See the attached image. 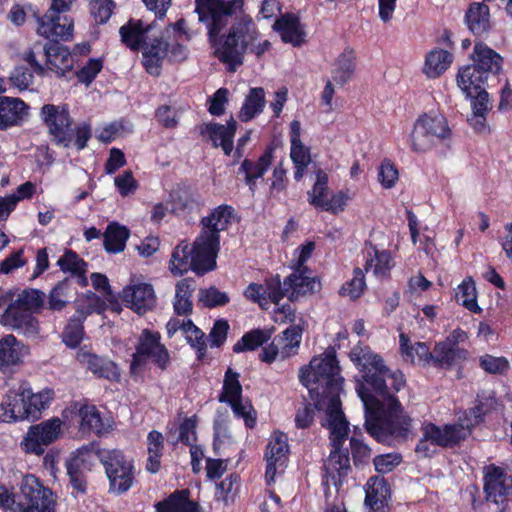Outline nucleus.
Returning <instances> with one entry per match:
<instances>
[{
    "label": "nucleus",
    "instance_id": "obj_1",
    "mask_svg": "<svg viewBox=\"0 0 512 512\" xmlns=\"http://www.w3.org/2000/svg\"><path fill=\"white\" fill-rule=\"evenodd\" d=\"M350 359L363 378L356 390L365 409L368 433L379 442H386L389 436L406 437L411 419L404 414L400 402L393 395V392L404 388V374L389 369L381 356L368 346H355L350 352Z\"/></svg>",
    "mask_w": 512,
    "mask_h": 512
},
{
    "label": "nucleus",
    "instance_id": "obj_2",
    "mask_svg": "<svg viewBox=\"0 0 512 512\" xmlns=\"http://www.w3.org/2000/svg\"><path fill=\"white\" fill-rule=\"evenodd\" d=\"M235 220L232 206L223 204L214 208L208 216L202 218V230L192 248L185 242L175 248L170 260V271L174 275H182L190 269L198 274L213 270L220 249L219 233L228 229Z\"/></svg>",
    "mask_w": 512,
    "mask_h": 512
},
{
    "label": "nucleus",
    "instance_id": "obj_3",
    "mask_svg": "<svg viewBox=\"0 0 512 512\" xmlns=\"http://www.w3.org/2000/svg\"><path fill=\"white\" fill-rule=\"evenodd\" d=\"M299 380L315 400V407L325 411L326 417L344 414L340 402L344 378L340 375V367L333 348L314 356L309 364L301 367Z\"/></svg>",
    "mask_w": 512,
    "mask_h": 512
},
{
    "label": "nucleus",
    "instance_id": "obj_4",
    "mask_svg": "<svg viewBox=\"0 0 512 512\" xmlns=\"http://www.w3.org/2000/svg\"><path fill=\"white\" fill-rule=\"evenodd\" d=\"M217 33L210 42L215 46V52L219 60L228 65L234 71L243 62L246 51L261 56L270 47L268 40L258 41L259 33L252 19L243 16L235 22L223 41H217Z\"/></svg>",
    "mask_w": 512,
    "mask_h": 512
},
{
    "label": "nucleus",
    "instance_id": "obj_5",
    "mask_svg": "<svg viewBox=\"0 0 512 512\" xmlns=\"http://www.w3.org/2000/svg\"><path fill=\"white\" fill-rule=\"evenodd\" d=\"M45 300V294L37 289L27 288L18 292L1 315L0 324L27 338H37L40 334V325L33 313L43 307Z\"/></svg>",
    "mask_w": 512,
    "mask_h": 512
},
{
    "label": "nucleus",
    "instance_id": "obj_6",
    "mask_svg": "<svg viewBox=\"0 0 512 512\" xmlns=\"http://www.w3.org/2000/svg\"><path fill=\"white\" fill-rule=\"evenodd\" d=\"M323 426L330 431L332 444V450L324 463V468L326 474L333 480L338 479V481L341 482L350 470L348 454L341 450L348 436L349 423L344 414H338L336 416L326 417Z\"/></svg>",
    "mask_w": 512,
    "mask_h": 512
},
{
    "label": "nucleus",
    "instance_id": "obj_7",
    "mask_svg": "<svg viewBox=\"0 0 512 512\" xmlns=\"http://www.w3.org/2000/svg\"><path fill=\"white\" fill-rule=\"evenodd\" d=\"M451 129L445 116L439 112L424 113L416 120L410 141L415 152H426L448 140Z\"/></svg>",
    "mask_w": 512,
    "mask_h": 512
},
{
    "label": "nucleus",
    "instance_id": "obj_8",
    "mask_svg": "<svg viewBox=\"0 0 512 512\" xmlns=\"http://www.w3.org/2000/svg\"><path fill=\"white\" fill-rule=\"evenodd\" d=\"M482 420V409L476 406L469 413L464 412L463 417L458 418L455 424H447L443 428L433 423H426L422 426V434L429 439L431 444L441 447H452L464 440L471 433L473 426Z\"/></svg>",
    "mask_w": 512,
    "mask_h": 512
},
{
    "label": "nucleus",
    "instance_id": "obj_9",
    "mask_svg": "<svg viewBox=\"0 0 512 512\" xmlns=\"http://www.w3.org/2000/svg\"><path fill=\"white\" fill-rule=\"evenodd\" d=\"M99 461L105 469L110 491L121 494L129 490L134 482L133 461L118 449H102Z\"/></svg>",
    "mask_w": 512,
    "mask_h": 512
},
{
    "label": "nucleus",
    "instance_id": "obj_10",
    "mask_svg": "<svg viewBox=\"0 0 512 512\" xmlns=\"http://www.w3.org/2000/svg\"><path fill=\"white\" fill-rule=\"evenodd\" d=\"M53 492L34 475L23 476L19 484L17 512H55Z\"/></svg>",
    "mask_w": 512,
    "mask_h": 512
},
{
    "label": "nucleus",
    "instance_id": "obj_11",
    "mask_svg": "<svg viewBox=\"0 0 512 512\" xmlns=\"http://www.w3.org/2000/svg\"><path fill=\"white\" fill-rule=\"evenodd\" d=\"M160 338L158 332L148 329L142 331L130 365L132 375L138 374L148 360H151L162 370L167 368L170 363V356L166 347L161 344Z\"/></svg>",
    "mask_w": 512,
    "mask_h": 512
},
{
    "label": "nucleus",
    "instance_id": "obj_12",
    "mask_svg": "<svg viewBox=\"0 0 512 512\" xmlns=\"http://www.w3.org/2000/svg\"><path fill=\"white\" fill-rule=\"evenodd\" d=\"M242 6V0H196L195 11L199 21L206 23L208 35L213 39L227 25L229 17Z\"/></svg>",
    "mask_w": 512,
    "mask_h": 512
},
{
    "label": "nucleus",
    "instance_id": "obj_13",
    "mask_svg": "<svg viewBox=\"0 0 512 512\" xmlns=\"http://www.w3.org/2000/svg\"><path fill=\"white\" fill-rule=\"evenodd\" d=\"M40 118L48 128L49 135L57 145L68 147L72 142L73 129L69 109L66 104H45Z\"/></svg>",
    "mask_w": 512,
    "mask_h": 512
},
{
    "label": "nucleus",
    "instance_id": "obj_14",
    "mask_svg": "<svg viewBox=\"0 0 512 512\" xmlns=\"http://www.w3.org/2000/svg\"><path fill=\"white\" fill-rule=\"evenodd\" d=\"M301 341L302 329L298 325H292L263 347L259 359L267 364L284 361L298 354Z\"/></svg>",
    "mask_w": 512,
    "mask_h": 512
},
{
    "label": "nucleus",
    "instance_id": "obj_15",
    "mask_svg": "<svg viewBox=\"0 0 512 512\" xmlns=\"http://www.w3.org/2000/svg\"><path fill=\"white\" fill-rule=\"evenodd\" d=\"M120 297L127 307L140 315L152 309L156 302L153 286L138 274L130 276L129 283L122 289Z\"/></svg>",
    "mask_w": 512,
    "mask_h": 512
},
{
    "label": "nucleus",
    "instance_id": "obj_16",
    "mask_svg": "<svg viewBox=\"0 0 512 512\" xmlns=\"http://www.w3.org/2000/svg\"><path fill=\"white\" fill-rule=\"evenodd\" d=\"M62 420L53 417L31 426L21 442L25 452L41 455L44 447L56 441L62 433Z\"/></svg>",
    "mask_w": 512,
    "mask_h": 512
},
{
    "label": "nucleus",
    "instance_id": "obj_17",
    "mask_svg": "<svg viewBox=\"0 0 512 512\" xmlns=\"http://www.w3.org/2000/svg\"><path fill=\"white\" fill-rule=\"evenodd\" d=\"M70 9L55 8L51 5L47 12L38 17L37 33L47 39L69 40L73 36L74 21L66 15Z\"/></svg>",
    "mask_w": 512,
    "mask_h": 512
},
{
    "label": "nucleus",
    "instance_id": "obj_18",
    "mask_svg": "<svg viewBox=\"0 0 512 512\" xmlns=\"http://www.w3.org/2000/svg\"><path fill=\"white\" fill-rule=\"evenodd\" d=\"M239 373L229 368L224 377L223 392L219 397L221 402H227L231 405L233 412L238 417H242L247 427H254L256 418L254 410L249 403H243L241 399L242 386L239 382Z\"/></svg>",
    "mask_w": 512,
    "mask_h": 512
},
{
    "label": "nucleus",
    "instance_id": "obj_19",
    "mask_svg": "<svg viewBox=\"0 0 512 512\" xmlns=\"http://www.w3.org/2000/svg\"><path fill=\"white\" fill-rule=\"evenodd\" d=\"M29 384L22 382L10 389L0 404V422L11 423L29 419Z\"/></svg>",
    "mask_w": 512,
    "mask_h": 512
},
{
    "label": "nucleus",
    "instance_id": "obj_20",
    "mask_svg": "<svg viewBox=\"0 0 512 512\" xmlns=\"http://www.w3.org/2000/svg\"><path fill=\"white\" fill-rule=\"evenodd\" d=\"M285 295L278 275L265 279L263 283L252 282L244 290V296L262 309H268L271 304L278 305Z\"/></svg>",
    "mask_w": 512,
    "mask_h": 512
},
{
    "label": "nucleus",
    "instance_id": "obj_21",
    "mask_svg": "<svg viewBox=\"0 0 512 512\" xmlns=\"http://www.w3.org/2000/svg\"><path fill=\"white\" fill-rule=\"evenodd\" d=\"M289 452L288 438L284 433L274 432L268 442L265 459V478L268 484L274 481L278 470L285 466Z\"/></svg>",
    "mask_w": 512,
    "mask_h": 512
},
{
    "label": "nucleus",
    "instance_id": "obj_22",
    "mask_svg": "<svg viewBox=\"0 0 512 512\" xmlns=\"http://www.w3.org/2000/svg\"><path fill=\"white\" fill-rule=\"evenodd\" d=\"M29 354V348L14 335L7 334L0 339V372L10 373L21 364Z\"/></svg>",
    "mask_w": 512,
    "mask_h": 512
},
{
    "label": "nucleus",
    "instance_id": "obj_23",
    "mask_svg": "<svg viewBox=\"0 0 512 512\" xmlns=\"http://www.w3.org/2000/svg\"><path fill=\"white\" fill-rule=\"evenodd\" d=\"M98 302L95 295L81 297L77 300V311L79 316L72 318L62 333V340L70 348L77 347L83 338L82 320L93 310L94 304Z\"/></svg>",
    "mask_w": 512,
    "mask_h": 512
},
{
    "label": "nucleus",
    "instance_id": "obj_24",
    "mask_svg": "<svg viewBox=\"0 0 512 512\" xmlns=\"http://www.w3.org/2000/svg\"><path fill=\"white\" fill-rule=\"evenodd\" d=\"M68 412L78 418L79 432L81 434L93 432L96 435H102L109 429V426L103 422L100 412L94 405L74 403L64 411V413Z\"/></svg>",
    "mask_w": 512,
    "mask_h": 512
},
{
    "label": "nucleus",
    "instance_id": "obj_25",
    "mask_svg": "<svg viewBox=\"0 0 512 512\" xmlns=\"http://www.w3.org/2000/svg\"><path fill=\"white\" fill-rule=\"evenodd\" d=\"M236 128L237 123L231 118L226 125L204 123L199 127V131L204 138L212 142L214 147L220 146L226 155H230Z\"/></svg>",
    "mask_w": 512,
    "mask_h": 512
},
{
    "label": "nucleus",
    "instance_id": "obj_26",
    "mask_svg": "<svg viewBox=\"0 0 512 512\" xmlns=\"http://www.w3.org/2000/svg\"><path fill=\"white\" fill-rule=\"evenodd\" d=\"M319 282L311 276L307 268H296L283 283L284 291L289 300L294 301L301 296L313 293L319 288Z\"/></svg>",
    "mask_w": 512,
    "mask_h": 512
},
{
    "label": "nucleus",
    "instance_id": "obj_27",
    "mask_svg": "<svg viewBox=\"0 0 512 512\" xmlns=\"http://www.w3.org/2000/svg\"><path fill=\"white\" fill-rule=\"evenodd\" d=\"M167 334L172 337L181 331L187 342L197 350L198 357L202 358L206 351L205 334L191 320L172 318L166 325Z\"/></svg>",
    "mask_w": 512,
    "mask_h": 512
},
{
    "label": "nucleus",
    "instance_id": "obj_28",
    "mask_svg": "<svg viewBox=\"0 0 512 512\" xmlns=\"http://www.w3.org/2000/svg\"><path fill=\"white\" fill-rule=\"evenodd\" d=\"M77 360L98 378L117 380L120 377L118 367L114 362L99 357L88 350L80 349L77 352Z\"/></svg>",
    "mask_w": 512,
    "mask_h": 512
},
{
    "label": "nucleus",
    "instance_id": "obj_29",
    "mask_svg": "<svg viewBox=\"0 0 512 512\" xmlns=\"http://www.w3.org/2000/svg\"><path fill=\"white\" fill-rule=\"evenodd\" d=\"M473 65L487 76L496 75L502 70L503 58L483 42H477L471 55Z\"/></svg>",
    "mask_w": 512,
    "mask_h": 512
},
{
    "label": "nucleus",
    "instance_id": "obj_30",
    "mask_svg": "<svg viewBox=\"0 0 512 512\" xmlns=\"http://www.w3.org/2000/svg\"><path fill=\"white\" fill-rule=\"evenodd\" d=\"M273 29L279 33L282 41L285 43L300 46L305 42L306 32L304 25L294 14L282 15L275 21Z\"/></svg>",
    "mask_w": 512,
    "mask_h": 512
},
{
    "label": "nucleus",
    "instance_id": "obj_31",
    "mask_svg": "<svg viewBox=\"0 0 512 512\" xmlns=\"http://www.w3.org/2000/svg\"><path fill=\"white\" fill-rule=\"evenodd\" d=\"M484 491L486 499L496 504L502 503L510 494V486L503 471L495 466L486 468L484 476Z\"/></svg>",
    "mask_w": 512,
    "mask_h": 512
},
{
    "label": "nucleus",
    "instance_id": "obj_32",
    "mask_svg": "<svg viewBox=\"0 0 512 512\" xmlns=\"http://www.w3.org/2000/svg\"><path fill=\"white\" fill-rule=\"evenodd\" d=\"M28 114V106L19 98L0 97V130L19 125Z\"/></svg>",
    "mask_w": 512,
    "mask_h": 512
},
{
    "label": "nucleus",
    "instance_id": "obj_33",
    "mask_svg": "<svg viewBox=\"0 0 512 512\" xmlns=\"http://www.w3.org/2000/svg\"><path fill=\"white\" fill-rule=\"evenodd\" d=\"M399 349L403 361L411 364H431L432 353L424 342H412L408 335H399Z\"/></svg>",
    "mask_w": 512,
    "mask_h": 512
},
{
    "label": "nucleus",
    "instance_id": "obj_34",
    "mask_svg": "<svg viewBox=\"0 0 512 512\" xmlns=\"http://www.w3.org/2000/svg\"><path fill=\"white\" fill-rule=\"evenodd\" d=\"M43 51L49 69L61 75L72 69V55L65 46L58 42H53L45 45Z\"/></svg>",
    "mask_w": 512,
    "mask_h": 512
},
{
    "label": "nucleus",
    "instance_id": "obj_35",
    "mask_svg": "<svg viewBox=\"0 0 512 512\" xmlns=\"http://www.w3.org/2000/svg\"><path fill=\"white\" fill-rule=\"evenodd\" d=\"M488 77L485 73H481L473 64H469L459 69L457 85L467 97H472L474 92L485 90L484 84Z\"/></svg>",
    "mask_w": 512,
    "mask_h": 512
},
{
    "label": "nucleus",
    "instance_id": "obj_36",
    "mask_svg": "<svg viewBox=\"0 0 512 512\" xmlns=\"http://www.w3.org/2000/svg\"><path fill=\"white\" fill-rule=\"evenodd\" d=\"M167 53L168 44L164 41L155 40L152 43L144 44L142 57L146 71L153 76L159 75L162 62L166 58Z\"/></svg>",
    "mask_w": 512,
    "mask_h": 512
},
{
    "label": "nucleus",
    "instance_id": "obj_37",
    "mask_svg": "<svg viewBox=\"0 0 512 512\" xmlns=\"http://www.w3.org/2000/svg\"><path fill=\"white\" fill-rule=\"evenodd\" d=\"M365 504L374 511L382 510L390 496V489L382 477L374 476L366 484Z\"/></svg>",
    "mask_w": 512,
    "mask_h": 512
},
{
    "label": "nucleus",
    "instance_id": "obj_38",
    "mask_svg": "<svg viewBox=\"0 0 512 512\" xmlns=\"http://www.w3.org/2000/svg\"><path fill=\"white\" fill-rule=\"evenodd\" d=\"M465 22L474 35L487 33L491 27L489 7L483 3L471 4L465 15Z\"/></svg>",
    "mask_w": 512,
    "mask_h": 512
},
{
    "label": "nucleus",
    "instance_id": "obj_39",
    "mask_svg": "<svg viewBox=\"0 0 512 512\" xmlns=\"http://www.w3.org/2000/svg\"><path fill=\"white\" fill-rule=\"evenodd\" d=\"M453 55L443 49H433L425 56L423 73L430 79H434L443 74L452 64Z\"/></svg>",
    "mask_w": 512,
    "mask_h": 512
},
{
    "label": "nucleus",
    "instance_id": "obj_40",
    "mask_svg": "<svg viewBox=\"0 0 512 512\" xmlns=\"http://www.w3.org/2000/svg\"><path fill=\"white\" fill-rule=\"evenodd\" d=\"M431 363L441 368H448L466 359V351L459 347L448 345L445 341L436 343Z\"/></svg>",
    "mask_w": 512,
    "mask_h": 512
},
{
    "label": "nucleus",
    "instance_id": "obj_41",
    "mask_svg": "<svg viewBox=\"0 0 512 512\" xmlns=\"http://www.w3.org/2000/svg\"><path fill=\"white\" fill-rule=\"evenodd\" d=\"M149 25H144L141 20H130L120 30L122 42L132 50H138L144 43Z\"/></svg>",
    "mask_w": 512,
    "mask_h": 512
},
{
    "label": "nucleus",
    "instance_id": "obj_42",
    "mask_svg": "<svg viewBox=\"0 0 512 512\" xmlns=\"http://www.w3.org/2000/svg\"><path fill=\"white\" fill-rule=\"evenodd\" d=\"M272 152V149H267L258 158L257 162L247 159L242 162L240 169L245 173L246 183L249 185L250 190H254L255 180L262 177L271 165Z\"/></svg>",
    "mask_w": 512,
    "mask_h": 512
},
{
    "label": "nucleus",
    "instance_id": "obj_43",
    "mask_svg": "<svg viewBox=\"0 0 512 512\" xmlns=\"http://www.w3.org/2000/svg\"><path fill=\"white\" fill-rule=\"evenodd\" d=\"M188 491L175 492L156 504L157 512H198L197 504L188 498Z\"/></svg>",
    "mask_w": 512,
    "mask_h": 512
},
{
    "label": "nucleus",
    "instance_id": "obj_44",
    "mask_svg": "<svg viewBox=\"0 0 512 512\" xmlns=\"http://www.w3.org/2000/svg\"><path fill=\"white\" fill-rule=\"evenodd\" d=\"M328 174L322 169L315 171V182L312 188L307 192V200L310 205L316 209L323 210L325 203L328 201Z\"/></svg>",
    "mask_w": 512,
    "mask_h": 512
},
{
    "label": "nucleus",
    "instance_id": "obj_45",
    "mask_svg": "<svg viewBox=\"0 0 512 512\" xmlns=\"http://www.w3.org/2000/svg\"><path fill=\"white\" fill-rule=\"evenodd\" d=\"M265 92L263 88H251L239 112L241 121L247 122L263 111Z\"/></svg>",
    "mask_w": 512,
    "mask_h": 512
},
{
    "label": "nucleus",
    "instance_id": "obj_46",
    "mask_svg": "<svg viewBox=\"0 0 512 512\" xmlns=\"http://www.w3.org/2000/svg\"><path fill=\"white\" fill-rule=\"evenodd\" d=\"M393 266L392 256L387 251H380L375 247L367 253L365 270L372 271L376 277H385Z\"/></svg>",
    "mask_w": 512,
    "mask_h": 512
},
{
    "label": "nucleus",
    "instance_id": "obj_47",
    "mask_svg": "<svg viewBox=\"0 0 512 512\" xmlns=\"http://www.w3.org/2000/svg\"><path fill=\"white\" fill-rule=\"evenodd\" d=\"M129 230L118 223H110L104 233V247L109 253H119L124 250L129 238Z\"/></svg>",
    "mask_w": 512,
    "mask_h": 512
},
{
    "label": "nucleus",
    "instance_id": "obj_48",
    "mask_svg": "<svg viewBox=\"0 0 512 512\" xmlns=\"http://www.w3.org/2000/svg\"><path fill=\"white\" fill-rule=\"evenodd\" d=\"M195 290L192 280L182 279L176 284L174 310L178 315H187L192 311L191 296Z\"/></svg>",
    "mask_w": 512,
    "mask_h": 512
},
{
    "label": "nucleus",
    "instance_id": "obj_49",
    "mask_svg": "<svg viewBox=\"0 0 512 512\" xmlns=\"http://www.w3.org/2000/svg\"><path fill=\"white\" fill-rule=\"evenodd\" d=\"M272 336V331L267 329H254L250 332L245 333L240 340H238L233 351L235 353H241L245 351H254L268 340Z\"/></svg>",
    "mask_w": 512,
    "mask_h": 512
},
{
    "label": "nucleus",
    "instance_id": "obj_50",
    "mask_svg": "<svg viewBox=\"0 0 512 512\" xmlns=\"http://www.w3.org/2000/svg\"><path fill=\"white\" fill-rule=\"evenodd\" d=\"M102 449H97L94 444L82 446L72 453L66 464L79 470H90L96 459L99 460V453Z\"/></svg>",
    "mask_w": 512,
    "mask_h": 512
},
{
    "label": "nucleus",
    "instance_id": "obj_51",
    "mask_svg": "<svg viewBox=\"0 0 512 512\" xmlns=\"http://www.w3.org/2000/svg\"><path fill=\"white\" fill-rule=\"evenodd\" d=\"M456 300L466 309L473 313H481L482 309L477 303V292L474 281L468 277L458 285L456 290Z\"/></svg>",
    "mask_w": 512,
    "mask_h": 512
},
{
    "label": "nucleus",
    "instance_id": "obj_52",
    "mask_svg": "<svg viewBox=\"0 0 512 512\" xmlns=\"http://www.w3.org/2000/svg\"><path fill=\"white\" fill-rule=\"evenodd\" d=\"M290 158L294 164V178L299 181L303 178L306 168L311 162L310 149L302 142L291 144Z\"/></svg>",
    "mask_w": 512,
    "mask_h": 512
},
{
    "label": "nucleus",
    "instance_id": "obj_53",
    "mask_svg": "<svg viewBox=\"0 0 512 512\" xmlns=\"http://www.w3.org/2000/svg\"><path fill=\"white\" fill-rule=\"evenodd\" d=\"M354 52L345 50L337 59L333 69V80L340 85L345 84L354 71Z\"/></svg>",
    "mask_w": 512,
    "mask_h": 512
},
{
    "label": "nucleus",
    "instance_id": "obj_54",
    "mask_svg": "<svg viewBox=\"0 0 512 512\" xmlns=\"http://www.w3.org/2000/svg\"><path fill=\"white\" fill-rule=\"evenodd\" d=\"M53 399V392L49 389L33 393L29 386L28 407L30 418H37L41 410L48 407Z\"/></svg>",
    "mask_w": 512,
    "mask_h": 512
},
{
    "label": "nucleus",
    "instance_id": "obj_55",
    "mask_svg": "<svg viewBox=\"0 0 512 512\" xmlns=\"http://www.w3.org/2000/svg\"><path fill=\"white\" fill-rule=\"evenodd\" d=\"M57 264L63 272H70L78 276L84 275L86 271V263L73 251H66L58 259Z\"/></svg>",
    "mask_w": 512,
    "mask_h": 512
},
{
    "label": "nucleus",
    "instance_id": "obj_56",
    "mask_svg": "<svg viewBox=\"0 0 512 512\" xmlns=\"http://www.w3.org/2000/svg\"><path fill=\"white\" fill-rule=\"evenodd\" d=\"M366 287L364 273L360 268H356L353 272V277L349 280L340 290L343 296H348L354 300L360 297Z\"/></svg>",
    "mask_w": 512,
    "mask_h": 512
},
{
    "label": "nucleus",
    "instance_id": "obj_57",
    "mask_svg": "<svg viewBox=\"0 0 512 512\" xmlns=\"http://www.w3.org/2000/svg\"><path fill=\"white\" fill-rule=\"evenodd\" d=\"M353 197L354 193L350 189L339 190L328 199L323 210L332 214L343 212Z\"/></svg>",
    "mask_w": 512,
    "mask_h": 512
},
{
    "label": "nucleus",
    "instance_id": "obj_58",
    "mask_svg": "<svg viewBox=\"0 0 512 512\" xmlns=\"http://www.w3.org/2000/svg\"><path fill=\"white\" fill-rule=\"evenodd\" d=\"M114 9L112 0H92L90 11L95 22L103 24L109 20Z\"/></svg>",
    "mask_w": 512,
    "mask_h": 512
},
{
    "label": "nucleus",
    "instance_id": "obj_59",
    "mask_svg": "<svg viewBox=\"0 0 512 512\" xmlns=\"http://www.w3.org/2000/svg\"><path fill=\"white\" fill-rule=\"evenodd\" d=\"M67 285L59 283L51 289L48 295V308L52 311H61L68 303Z\"/></svg>",
    "mask_w": 512,
    "mask_h": 512
},
{
    "label": "nucleus",
    "instance_id": "obj_60",
    "mask_svg": "<svg viewBox=\"0 0 512 512\" xmlns=\"http://www.w3.org/2000/svg\"><path fill=\"white\" fill-rule=\"evenodd\" d=\"M237 488L238 476L235 474H230L217 485L216 497L217 499L227 503L230 499L233 498Z\"/></svg>",
    "mask_w": 512,
    "mask_h": 512
},
{
    "label": "nucleus",
    "instance_id": "obj_61",
    "mask_svg": "<svg viewBox=\"0 0 512 512\" xmlns=\"http://www.w3.org/2000/svg\"><path fill=\"white\" fill-rule=\"evenodd\" d=\"M196 426V416L185 418L179 426V435L176 441H180L188 446L193 445L197 438Z\"/></svg>",
    "mask_w": 512,
    "mask_h": 512
},
{
    "label": "nucleus",
    "instance_id": "obj_62",
    "mask_svg": "<svg viewBox=\"0 0 512 512\" xmlns=\"http://www.w3.org/2000/svg\"><path fill=\"white\" fill-rule=\"evenodd\" d=\"M378 180L386 188H392L398 180V170L389 160H384L378 169Z\"/></svg>",
    "mask_w": 512,
    "mask_h": 512
},
{
    "label": "nucleus",
    "instance_id": "obj_63",
    "mask_svg": "<svg viewBox=\"0 0 512 512\" xmlns=\"http://www.w3.org/2000/svg\"><path fill=\"white\" fill-rule=\"evenodd\" d=\"M480 366L488 373L501 374L508 370L509 362L505 357L484 355L480 358Z\"/></svg>",
    "mask_w": 512,
    "mask_h": 512
},
{
    "label": "nucleus",
    "instance_id": "obj_64",
    "mask_svg": "<svg viewBox=\"0 0 512 512\" xmlns=\"http://www.w3.org/2000/svg\"><path fill=\"white\" fill-rule=\"evenodd\" d=\"M400 462L401 456L397 453L379 455L373 460L375 470L382 474L391 472Z\"/></svg>",
    "mask_w": 512,
    "mask_h": 512
}]
</instances>
